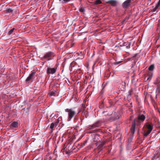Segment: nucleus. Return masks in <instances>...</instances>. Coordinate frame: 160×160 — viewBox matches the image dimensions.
<instances>
[{
  "instance_id": "nucleus-1",
  "label": "nucleus",
  "mask_w": 160,
  "mask_h": 160,
  "mask_svg": "<svg viewBox=\"0 0 160 160\" xmlns=\"http://www.w3.org/2000/svg\"><path fill=\"white\" fill-rule=\"evenodd\" d=\"M65 111L68 113V121H70L75 115V111L72 108H67Z\"/></svg>"
},
{
  "instance_id": "nucleus-2",
  "label": "nucleus",
  "mask_w": 160,
  "mask_h": 160,
  "mask_svg": "<svg viewBox=\"0 0 160 160\" xmlns=\"http://www.w3.org/2000/svg\"><path fill=\"white\" fill-rule=\"evenodd\" d=\"M101 125V122L98 121L95 122L92 125H89L88 127V129L91 130L97 127H100Z\"/></svg>"
},
{
  "instance_id": "nucleus-3",
  "label": "nucleus",
  "mask_w": 160,
  "mask_h": 160,
  "mask_svg": "<svg viewBox=\"0 0 160 160\" xmlns=\"http://www.w3.org/2000/svg\"><path fill=\"white\" fill-rule=\"evenodd\" d=\"M54 53L52 52H48L46 53L44 56L42 58V60L47 59L48 60H51L50 58L52 56H54Z\"/></svg>"
},
{
  "instance_id": "nucleus-4",
  "label": "nucleus",
  "mask_w": 160,
  "mask_h": 160,
  "mask_svg": "<svg viewBox=\"0 0 160 160\" xmlns=\"http://www.w3.org/2000/svg\"><path fill=\"white\" fill-rule=\"evenodd\" d=\"M131 0H126L122 4L123 8L126 10L131 5Z\"/></svg>"
},
{
  "instance_id": "nucleus-5",
  "label": "nucleus",
  "mask_w": 160,
  "mask_h": 160,
  "mask_svg": "<svg viewBox=\"0 0 160 160\" xmlns=\"http://www.w3.org/2000/svg\"><path fill=\"white\" fill-rule=\"evenodd\" d=\"M106 142L105 141L99 140L97 143V145L98 146V147L100 150L101 151L102 150V147L105 145Z\"/></svg>"
},
{
  "instance_id": "nucleus-6",
  "label": "nucleus",
  "mask_w": 160,
  "mask_h": 160,
  "mask_svg": "<svg viewBox=\"0 0 160 160\" xmlns=\"http://www.w3.org/2000/svg\"><path fill=\"white\" fill-rule=\"evenodd\" d=\"M82 105V115L81 117L82 118V119H84V117L85 118H87L88 116V112L87 111L85 110V105H84L83 104Z\"/></svg>"
},
{
  "instance_id": "nucleus-7",
  "label": "nucleus",
  "mask_w": 160,
  "mask_h": 160,
  "mask_svg": "<svg viewBox=\"0 0 160 160\" xmlns=\"http://www.w3.org/2000/svg\"><path fill=\"white\" fill-rule=\"evenodd\" d=\"M57 68H51L48 67L47 69V73L48 74H53L56 72Z\"/></svg>"
},
{
  "instance_id": "nucleus-8",
  "label": "nucleus",
  "mask_w": 160,
  "mask_h": 160,
  "mask_svg": "<svg viewBox=\"0 0 160 160\" xmlns=\"http://www.w3.org/2000/svg\"><path fill=\"white\" fill-rule=\"evenodd\" d=\"M35 74V72H32V73L29 75L28 77L26 79V82H28V81L32 80L33 79H34L35 78L34 76Z\"/></svg>"
},
{
  "instance_id": "nucleus-9",
  "label": "nucleus",
  "mask_w": 160,
  "mask_h": 160,
  "mask_svg": "<svg viewBox=\"0 0 160 160\" xmlns=\"http://www.w3.org/2000/svg\"><path fill=\"white\" fill-rule=\"evenodd\" d=\"M160 154L158 151L156 152L155 154H154L153 158H152V160H159Z\"/></svg>"
},
{
  "instance_id": "nucleus-10",
  "label": "nucleus",
  "mask_w": 160,
  "mask_h": 160,
  "mask_svg": "<svg viewBox=\"0 0 160 160\" xmlns=\"http://www.w3.org/2000/svg\"><path fill=\"white\" fill-rule=\"evenodd\" d=\"M145 125L148 130L152 131L153 129L152 124V123H147L145 124Z\"/></svg>"
},
{
  "instance_id": "nucleus-11",
  "label": "nucleus",
  "mask_w": 160,
  "mask_h": 160,
  "mask_svg": "<svg viewBox=\"0 0 160 160\" xmlns=\"http://www.w3.org/2000/svg\"><path fill=\"white\" fill-rule=\"evenodd\" d=\"M107 3L110 4L113 6H115L117 4V2L115 0H110L107 2Z\"/></svg>"
},
{
  "instance_id": "nucleus-12",
  "label": "nucleus",
  "mask_w": 160,
  "mask_h": 160,
  "mask_svg": "<svg viewBox=\"0 0 160 160\" xmlns=\"http://www.w3.org/2000/svg\"><path fill=\"white\" fill-rule=\"evenodd\" d=\"M18 127V123L16 122H12L10 125V128H17Z\"/></svg>"
},
{
  "instance_id": "nucleus-13",
  "label": "nucleus",
  "mask_w": 160,
  "mask_h": 160,
  "mask_svg": "<svg viewBox=\"0 0 160 160\" xmlns=\"http://www.w3.org/2000/svg\"><path fill=\"white\" fill-rule=\"evenodd\" d=\"M135 121L132 124V127L130 129V131L131 133L133 134L135 132Z\"/></svg>"
},
{
  "instance_id": "nucleus-14",
  "label": "nucleus",
  "mask_w": 160,
  "mask_h": 160,
  "mask_svg": "<svg viewBox=\"0 0 160 160\" xmlns=\"http://www.w3.org/2000/svg\"><path fill=\"white\" fill-rule=\"evenodd\" d=\"M145 118V116L142 114L139 115L138 117V120L142 122H143Z\"/></svg>"
},
{
  "instance_id": "nucleus-15",
  "label": "nucleus",
  "mask_w": 160,
  "mask_h": 160,
  "mask_svg": "<svg viewBox=\"0 0 160 160\" xmlns=\"http://www.w3.org/2000/svg\"><path fill=\"white\" fill-rule=\"evenodd\" d=\"M6 11L7 12L14 14V10L12 8H8Z\"/></svg>"
},
{
  "instance_id": "nucleus-16",
  "label": "nucleus",
  "mask_w": 160,
  "mask_h": 160,
  "mask_svg": "<svg viewBox=\"0 0 160 160\" xmlns=\"http://www.w3.org/2000/svg\"><path fill=\"white\" fill-rule=\"evenodd\" d=\"M160 82V77H158L156 78V80L154 82V84L156 85H158L159 84Z\"/></svg>"
},
{
  "instance_id": "nucleus-17",
  "label": "nucleus",
  "mask_w": 160,
  "mask_h": 160,
  "mask_svg": "<svg viewBox=\"0 0 160 160\" xmlns=\"http://www.w3.org/2000/svg\"><path fill=\"white\" fill-rule=\"evenodd\" d=\"M151 132V131L148 130L145 131L144 132V136L145 137H146Z\"/></svg>"
},
{
  "instance_id": "nucleus-18",
  "label": "nucleus",
  "mask_w": 160,
  "mask_h": 160,
  "mask_svg": "<svg viewBox=\"0 0 160 160\" xmlns=\"http://www.w3.org/2000/svg\"><path fill=\"white\" fill-rule=\"evenodd\" d=\"M148 78L147 80H151L153 76V73L151 72H149L148 74Z\"/></svg>"
},
{
  "instance_id": "nucleus-19",
  "label": "nucleus",
  "mask_w": 160,
  "mask_h": 160,
  "mask_svg": "<svg viewBox=\"0 0 160 160\" xmlns=\"http://www.w3.org/2000/svg\"><path fill=\"white\" fill-rule=\"evenodd\" d=\"M88 142V140H86L85 141H84L82 143H81V146L80 148H82L84 147V146H85L86 144Z\"/></svg>"
},
{
  "instance_id": "nucleus-20",
  "label": "nucleus",
  "mask_w": 160,
  "mask_h": 160,
  "mask_svg": "<svg viewBox=\"0 0 160 160\" xmlns=\"http://www.w3.org/2000/svg\"><path fill=\"white\" fill-rule=\"evenodd\" d=\"M116 115H117V116H115L113 118H111L110 119L112 121V120H117V119H118L119 118V115H117V114H116Z\"/></svg>"
},
{
  "instance_id": "nucleus-21",
  "label": "nucleus",
  "mask_w": 160,
  "mask_h": 160,
  "mask_svg": "<svg viewBox=\"0 0 160 160\" xmlns=\"http://www.w3.org/2000/svg\"><path fill=\"white\" fill-rule=\"evenodd\" d=\"M56 92V91L55 90H54L53 91H51L49 93V95L50 96H55V92Z\"/></svg>"
},
{
  "instance_id": "nucleus-22",
  "label": "nucleus",
  "mask_w": 160,
  "mask_h": 160,
  "mask_svg": "<svg viewBox=\"0 0 160 160\" xmlns=\"http://www.w3.org/2000/svg\"><path fill=\"white\" fill-rule=\"evenodd\" d=\"M154 68V66L153 64L151 65L149 67L148 69L150 71H152Z\"/></svg>"
},
{
  "instance_id": "nucleus-23",
  "label": "nucleus",
  "mask_w": 160,
  "mask_h": 160,
  "mask_svg": "<svg viewBox=\"0 0 160 160\" xmlns=\"http://www.w3.org/2000/svg\"><path fill=\"white\" fill-rule=\"evenodd\" d=\"M125 44H126L125 45H126L127 48L129 49L130 48L131 43L130 42H127L126 43H125Z\"/></svg>"
},
{
  "instance_id": "nucleus-24",
  "label": "nucleus",
  "mask_w": 160,
  "mask_h": 160,
  "mask_svg": "<svg viewBox=\"0 0 160 160\" xmlns=\"http://www.w3.org/2000/svg\"><path fill=\"white\" fill-rule=\"evenodd\" d=\"M102 3V2L100 0H97L95 2V4L96 5Z\"/></svg>"
},
{
  "instance_id": "nucleus-25",
  "label": "nucleus",
  "mask_w": 160,
  "mask_h": 160,
  "mask_svg": "<svg viewBox=\"0 0 160 160\" xmlns=\"http://www.w3.org/2000/svg\"><path fill=\"white\" fill-rule=\"evenodd\" d=\"M15 28H12V29L10 30L9 32H8V35H10L12 34V32L14 31V30Z\"/></svg>"
},
{
  "instance_id": "nucleus-26",
  "label": "nucleus",
  "mask_w": 160,
  "mask_h": 160,
  "mask_svg": "<svg viewBox=\"0 0 160 160\" xmlns=\"http://www.w3.org/2000/svg\"><path fill=\"white\" fill-rule=\"evenodd\" d=\"M55 126V125L54 124L53 122H52V123L50 124V128L51 129L53 130Z\"/></svg>"
},
{
  "instance_id": "nucleus-27",
  "label": "nucleus",
  "mask_w": 160,
  "mask_h": 160,
  "mask_svg": "<svg viewBox=\"0 0 160 160\" xmlns=\"http://www.w3.org/2000/svg\"><path fill=\"white\" fill-rule=\"evenodd\" d=\"M122 62V61H118V62H117L113 63H112V64L113 65H117L118 64H119V63H120Z\"/></svg>"
},
{
  "instance_id": "nucleus-28",
  "label": "nucleus",
  "mask_w": 160,
  "mask_h": 160,
  "mask_svg": "<svg viewBox=\"0 0 160 160\" xmlns=\"http://www.w3.org/2000/svg\"><path fill=\"white\" fill-rule=\"evenodd\" d=\"M133 93L132 90V89H130L128 91V96H131Z\"/></svg>"
},
{
  "instance_id": "nucleus-29",
  "label": "nucleus",
  "mask_w": 160,
  "mask_h": 160,
  "mask_svg": "<svg viewBox=\"0 0 160 160\" xmlns=\"http://www.w3.org/2000/svg\"><path fill=\"white\" fill-rule=\"evenodd\" d=\"M59 120L58 119H57L56 120L55 122H53L55 126H56L58 125V124L59 123Z\"/></svg>"
},
{
  "instance_id": "nucleus-30",
  "label": "nucleus",
  "mask_w": 160,
  "mask_h": 160,
  "mask_svg": "<svg viewBox=\"0 0 160 160\" xmlns=\"http://www.w3.org/2000/svg\"><path fill=\"white\" fill-rule=\"evenodd\" d=\"M79 11L81 12H83L84 11V9L83 8H81L79 9Z\"/></svg>"
},
{
  "instance_id": "nucleus-31",
  "label": "nucleus",
  "mask_w": 160,
  "mask_h": 160,
  "mask_svg": "<svg viewBox=\"0 0 160 160\" xmlns=\"http://www.w3.org/2000/svg\"><path fill=\"white\" fill-rule=\"evenodd\" d=\"M158 8H157V7H155V8H153L152 10V11L153 12H155L157 9H158Z\"/></svg>"
},
{
  "instance_id": "nucleus-32",
  "label": "nucleus",
  "mask_w": 160,
  "mask_h": 160,
  "mask_svg": "<svg viewBox=\"0 0 160 160\" xmlns=\"http://www.w3.org/2000/svg\"><path fill=\"white\" fill-rule=\"evenodd\" d=\"M83 119H82V117H81V124H82V120H83Z\"/></svg>"
},
{
  "instance_id": "nucleus-33",
  "label": "nucleus",
  "mask_w": 160,
  "mask_h": 160,
  "mask_svg": "<svg viewBox=\"0 0 160 160\" xmlns=\"http://www.w3.org/2000/svg\"><path fill=\"white\" fill-rule=\"evenodd\" d=\"M2 6L0 5V11L1 10H2Z\"/></svg>"
},
{
  "instance_id": "nucleus-34",
  "label": "nucleus",
  "mask_w": 160,
  "mask_h": 160,
  "mask_svg": "<svg viewBox=\"0 0 160 160\" xmlns=\"http://www.w3.org/2000/svg\"><path fill=\"white\" fill-rule=\"evenodd\" d=\"M159 6H160V5H158V4H157L156 5V7H157V8H158L159 7Z\"/></svg>"
},
{
  "instance_id": "nucleus-35",
  "label": "nucleus",
  "mask_w": 160,
  "mask_h": 160,
  "mask_svg": "<svg viewBox=\"0 0 160 160\" xmlns=\"http://www.w3.org/2000/svg\"><path fill=\"white\" fill-rule=\"evenodd\" d=\"M158 4V5H160V1H158V3H157Z\"/></svg>"
},
{
  "instance_id": "nucleus-36",
  "label": "nucleus",
  "mask_w": 160,
  "mask_h": 160,
  "mask_svg": "<svg viewBox=\"0 0 160 160\" xmlns=\"http://www.w3.org/2000/svg\"><path fill=\"white\" fill-rule=\"evenodd\" d=\"M158 4V5H160V1H158V3H157Z\"/></svg>"
},
{
  "instance_id": "nucleus-37",
  "label": "nucleus",
  "mask_w": 160,
  "mask_h": 160,
  "mask_svg": "<svg viewBox=\"0 0 160 160\" xmlns=\"http://www.w3.org/2000/svg\"><path fill=\"white\" fill-rule=\"evenodd\" d=\"M158 4V5H160V1H158V3H157Z\"/></svg>"
},
{
  "instance_id": "nucleus-38",
  "label": "nucleus",
  "mask_w": 160,
  "mask_h": 160,
  "mask_svg": "<svg viewBox=\"0 0 160 160\" xmlns=\"http://www.w3.org/2000/svg\"><path fill=\"white\" fill-rule=\"evenodd\" d=\"M137 54H136L135 55L133 56V58L137 56Z\"/></svg>"
},
{
  "instance_id": "nucleus-39",
  "label": "nucleus",
  "mask_w": 160,
  "mask_h": 160,
  "mask_svg": "<svg viewBox=\"0 0 160 160\" xmlns=\"http://www.w3.org/2000/svg\"><path fill=\"white\" fill-rule=\"evenodd\" d=\"M62 0H59V1L60 2L61 1H62Z\"/></svg>"
},
{
  "instance_id": "nucleus-40",
  "label": "nucleus",
  "mask_w": 160,
  "mask_h": 160,
  "mask_svg": "<svg viewBox=\"0 0 160 160\" xmlns=\"http://www.w3.org/2000/svg\"><path fill=\"white\" fill-rule=\"evenodd\" d=\"M66 153H67V154H68V152H67Z\"/></svg>"
},
{
  "instance_id": "nucleus-41",
  "label": "nucleus",
  "mask_w": 160,
  "mask_h": 160,
  "mask_svg": "<svg viewBox=\"0 0 160 160\" xmlns=\"http://www.w3.org/2000/svg\"><path fill=\"white\" fill-rule=\"evenodd\" d=\"M14 13H15V12H14Z\"/></svg>"
},
{
  "instance_id": "nucleus-42",
  "label": "nucleus",
  "mask_w": 160,
  "mask_h": 160,
  "mask_svg": "<svg viewBox=\"0 0 160 160\" xmlns=\"http://www.w3.org/2000/svg\"><path fill=\"white\" fill-rule=\"evenodd\" d=\"M159 1H160V0H159Z\"/></svg>"
}]
</instances>
